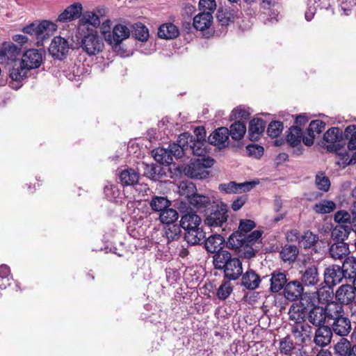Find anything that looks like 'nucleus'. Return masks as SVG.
<instances>
[{
	"instance_id": "23",
	"label": "nucleus",
	"mask_w": 356,
	"mask_h": 356,
	"mask_svg": "<svg viewBox=\"0 0 356 356\" xmlns=\"http://www.w3.org/2000/svg\"><path fill=\"white\" fill-rule=\"evenodd\" d=\"M289 319L297 325L305 323L307 312L303 306L293 304L289 309Z\"/></svg>"
},
{
	"instance_id": "22",
	"label": "nucleus",
	"mask_w": 356,
	"mask_h": 356,
	"mask_svg": "<svg viewBox=\"0 0 356 356\" xmlns=\"http://www.w3.org/2000/svg\"><path fill=\"white\" fill-rule=\"evenodd\" d=\"M330 254L335 260H342L348 257L350 250L346 243L339 241L333 243L330 248Z\"/></svg>"
},
{
	"instance_id": "2",
	"label": "nucleus",
	"mask_w": 356,
	"mask_h": 356,
	"mask_svg": "<svg viewBox=\"0 0 356 356\" xmlns=\"http://www.w3.org/2000/svg\"><path fill=\"white\" fill-rule=\"evenodd\" d=\"M341 137V131L337 127L329 129L324 134V140L330 143L327 145V148L330 152H334L338 156L341 157L343 165H348L356 163V152L350 155L343 147L340 145V138Z\"/></svg>"
},
{
	"instance_id": "38",
	"label": "nucleus",
	"mask_w": 356,
	"mask_h": 356,
	"mask_svg": "<svg viewBox=\"0 0 356 356\" xmlns=\"http://www.w3.org/2000/svg\"><path fill=\"white\" fill-rule=\"evenodd\" d=\"M153 157L157 162L170 165L172 162V158L168 149L159 147L152 151Z\"/></svg>"
},
{
	"instance_id": "3",
	"label": "nucleus",
	"mask_w": 356,
	"mask_h": 356,
	"mask_svg": "<svg viewBox=\"0 0 356 356\" xmlns=\"http://www.w3.org/2000/svg\"><path fill=\"white\" fill-rule=\"evenodd\" d=\"M79 34L81 36V47L88 55H96L103 50L104 43L97 30H88Z\"/></svg>"
},
{
	"instance_id": "64",
	"label": "nucleus",
	"mask_w": 356,
	"mask_h": 356,
	"mask_svg": "<svg viewBox=\"0 0 356 356\" xmlns=\"http://www.w3.org/2000/svg\"><path fill=\"white\" fill-rule=\"evenodd\" d=\"M246 149L249 156L256 159L260 158L264 153V148L258 145H249L246 147Z\"/></svg>"
},
{
	"instance_id": "45",
	"label": "nucleus",
	"mask_w": 356,
	"mask_h": 356,
	"mask_svg": "<svg viewBox=\"0 0 356 356\" xmlns=\"http://www.w3.org/2000/svg\"><path fill=\"white\" fill-rule=\"evenodd\" d=\"M228 248L239 250L244 246V235L239 234V232L233 233L228 238L227 242Z\"/></svg>"
},
{
	"instance_id": "62",
	"label": "nucleus",
	"mask_w": 356,
	"mask_h": 356,
	"mask_svg": "<svg viewBox=\"0 0 356 356\" xmlns=\"http://www.w3.org/2000/svg\"><path fill=\"white\" fill-rule=\"evenodd\" d=\"M250 113L248 108L238 106L232 111V115L235 119H247Z\"/></svg>"
},
{
	"instance_id": "31",
	"label": "nucleus",
	"mask_w": 356,
	"mask_h": 356,
	"mask_svg": "<svg viewBox=\"0 0 356 356\" xmlns=\"http://www.w3.org/2000/svg\"><path fill=\"white\" fill-rule=\"evenodd\" d=\"M224 241L223 237L220 235H212L205 241V248L211 253L219 252L222 249Z\"/></svg>"
},
{
	"instance_id": "37",
	"label": "nucleus",
	"mask_w": 356,
	"mask_h": 356,
	"mask_svg": "<svg viewBox=\"0 0 356 356\" xmlns=\"http://www.w3.org/2000/svg\"><path fill=\"white\" fill-rule=\"evenodd\" d=\"M189 204L197 209H204L210 205L211 199L208 196L194 193L188 199Z\"/></svg>"
},
{
	"instance_id": "6",
	"label": "nucleus",
	"mask_w": 356,
	"mask_h": 356,
	"mask_svg": "<svg viewBox=\"0 0 356 356\" xmlns=\"http://www.w3.org/2000/svg\"><path fill=\"white\" fill-rule=\"evenodd\" d=\"M227 218L226 207L222 204L217 206L214 211L206 216L204 223L210 227H221L227 222Z\"/></svg>"
},
{
	"instance_id": "8",
	"label": "nucleus",
	"mask_w": 356,
	"mask_h": 356,
	"mask_svg": "<svg viewBox=\"0 0 356 356\" xmlns=\"http://www.w3.org/2000/svg\"><path fill=\"white\" fill-rule=\"evenodd\" d=\"M70 44L67 39L56 36L51 40L49 47V54L55 58L63 59L68 53Z\"/></svg>"
},
{
	"instance_id": "61",
	"label": "nucleus",
	"mask_w": 356,
	"mask_h": 356,
	"mask_svg": "<svg viewBox=\"0 0 356 356\" xmlns=\"http://www.w3.org/2000/svg\"><path fill=\"white\" fill-rule=\"evenodd\" d=\"M325 124L321 120H313L309 124L307 132L312 133L314 134H320L325 129Z\"/></svg>"
},
{
	"instance_id": "57",
	"label": "nucleus",
	"mask_w": 356,
	"mask_h": 356,
	"mask_svg": "<svg viewBox=\"0 0 356 356\" xmlns=\"http://www.w3.org/2000/svg\"><path fill=\"white\" fill-rule=\"evenodd\" d=\"M282 129V123L278 121H275L269 124L267 133L271 138H276L281 134Z\"/></svg>"
},
{
	"instance_id": "16",
	"label": "nucleus",
	"mask_w": 356,
	"mask_h": 356,
	"mask_svg": "<svg viewBox=\"0 0 356 356\" xmlns=\"http://www.w3.org/2000/svg\"><path fill=\"white\" fill-rule=\"evenodd\" d=\"M291 233L294 234L299 245L305 249L313 247L318 241V236L309 230L305 231L301 234H298L296 231Z\"/></svg>"
},
{
	"instance_id": "13",
	"label": "nucleus",
	"mask_w": 356,
	"mask_h": 356,
	"mask_svg": "<svg viewBox=\"0 0 356 356\" xmlns=\"http://www.w3.org/2000/svg\"><path fill=\"white\" fill-rule=\"evenodd\" d=\"M332 331L326 325L319 327L315 332L314 342L316 346L323 348L329 345L332 341Z\"/></svg>"
},
{
	"instance_id": "51",
	"label": "nucleus",
	"mask_w": 356,
	"mask_h": 356,
	"mask_svg": "<svg viewBox=\"0 0 356 356\" xmlns=\"http://www.w3.org/2000/svg\"><path fill=\"white\" fill-rule=\"evenodd\" d=\"M193 142L190 145V152L193 153L194 155L198 156H204L206 153V142L205 141H199L195 139L193 136Z\"/></svg>"
},
{
	"instance_id": "47",
	"label": "nucleus",
	"mask_w": 356,
	"mask_h": 356,
	"mask_svg": "<svg viewBox=\"0 0 356 356\" xmlns=\"http://www.w3.org/2000/svg\"><path fill=\"white\" fill-rule=\"evenodd\" d=\"M344 136L348 140L349 151L356 149V125L348 126L344 131Z\"/></svg>"
},
{
	"instance_id": "29",
	"label": "nucleus",
	"mask_w": 356,
	"mask_h": 356,
	"mask_svg": "<svg viewBox=\"0 0 356 356\" xmlns=\"http://www.w3.org/2000/svg\"><path fill=\"white\" fill-rule=\"evenodd\" d=\"M212 15L210 12H202L193 19V26L197 30L203 31L211 25Z\"/></svg>"
},
{
	"instance_id": "1",
	"label": "nucleus",
	"mask_w": 356,
	"mask_h": 356,
	"mask_svg": "<svg viewBox=\"0 0 356 356\" xmlns=\"http://www.w3.org/2000/svg\"><path fill=\"white\" fill-rule=\"evenodd\" d=\"M42 62V52L31 49L26 51L19 62H15L10 70V77L16 81H20L26 77L30 70L38 68Z\"/></svg>"
},
{
	"instance_id": "52",
	"label": "nucleus",
	"mask_w": 356,
	"mask_h": 356,
	"mask_svg": "<svg viewBox=\"0 0 356 356\" xmlns=\"http://www.w3.org/2000/svg\"><path fill=\"white\" fill-rule=\"evenodd\" d=\"M134 34L137 40L142 42L147 41L149 38V31L147 28L141 23H138L134 25Z\"/></svg>"
},
{
	"instance_id": "32",
	"label": "nucleus",
	"mask_w": 356,
	"mask_h": 356,
	"mask_svg": "<svg viewBox=\"0 0 356 356\" xmlns=\"http://www.w3.org/2000/svg\"><path fill=\"white\" fill-rule=\"evenodd\" d=\"M265 122L261 119L256 118L250 122L249 135L252 140H257L264 132Z\"/></svg>"
},
{
	"instance_id": "54",
	"label": "nucleus",
	"mask_w": 356,
	"mask_h": 356,
	"mask_svg": "<svg viewBox=\"0 0 356 356\" xmlns=\"http://www.w3.org/2000/svg\"><path fill=\"white\" fill-rule=\"evenodd\" d=\"M293 349V342L289 337H286L280 341L279 350L282 354L290 355Z\"/></svg>"
},
{
	"instance_id": "43",
	"label": "nucleus",
	"mask_w": 356,
	"mask_h": 356,
	"mask_svg": "<svg viewBox=\"0 0 356 356\" xmlns=\"http://www.w3.org/2000/svg\"><path fill=\"white\" fill-rule=\"evenodd\" d=\"M302 138L301 129L298 127H291L288 131L286 140L291 146L295 147L300 143Z\"/></svg>"
},
{
	"instance_id": "42",
	"label": "nucleus",
	"mask_w": 356,
	"mask_h": 356,
	"mask_svg": "<svg viewBox=\"0 0 356 356\" xmlns=\"http://www.w3.org/2000/svg\"><path fill=\"white\" fill-rule=\"evenodd\" d=\"M350 227L349 225H338L332 231V237L337 242L346 239L350 233Z\"/></svg>"
},
{
	"instance_id": "34",
	"label": "nucleus",
	"mask_w": 356,
	"mask_h": 356,
	"mask_svg": "<svg viewBox=\"0 0 356 356\" xmlns=\"http://www.w3.org/2000/svg\"><path fill=\"white\" fill-rule=\"evenodd\" d=\"M345 275V279H353L356 275V258L348 257L341 267Z\"/></svg>"
},
{
	"instance_id": "36",
	"label": "nucleus",
	"mask_w": 356,
	"mask_h": 356,
	"mask_svg": "<svg viewBox=\"0 0 356 356\" xmlns=\"http://www.w3.org/2000/svg\"><path fill=\"white\" fill-rule=\"evenodd\" d=\"M232 259L229 252L221 250L217 252L213 256V265L217 269H224Z\"/></svg>"
},
{
	"instance_id": "12",
	"label": "nucleus",
	"mask_w": 356,
	"mask_h": 356,
	"mask_svg": "<svg viewBox=\"0 0 356 356\" xmlns=\"http://www.w3.org/2000/svg\"><path fill=\"white\" fill-rule=\"evenodd\" d=\"M83 10L80 3H75L67 6L58 17L57 22L65 23L80 17Z\"/></svg>"
},
{
	"instance_id": "58",
	"label": "nucleus",
	"mask_w": 356,
	"mask_h": 356,
	"mask_svg": "<svg viewBox=\"0 0 356 356\" xmlns=\"http://www.w3.org/2000/svg\"><path fill=\"white\" fill-rule=\"evenodd\" d=\"M232 292V286L230 282H225L219 287L217 296L219 299L225 300Z\"/></svg>"
},
{
	"instance_id": "63",
	"label": "nucleus",
	"mask_w": 356,
	"mask_h": 356,
	"mask_svg": "<svg viewBox=\"0 0 356 356\" xmlns=\"http://www.w3.org/2000/svg\"><path fill=\"white\" fill-rule=\"evenodd\" d=\"M262 235V232L255 230L250 234L248 236H244V244L248 246H252L258 240L260 239Z\"/></svg>"
},
{
	"instance_id": "33",
	"label": "nucleus",
	"mask_w": 356,
	"mask_h": 356,
	"mask_svg": "<svg viewBox=\"0 0 356 356\" xmlns=\"http://www.w3.org/2000/svg\"><path fill=\"white\" fill-rule=\"evenodd\" d=\"M139 174L134 169H126L120 174V179L124 186H132L138 183Z\"/></svg>"
},
{
	"instance_id": "9",
	"label": "nucleus",
	"mask_w": 356,
	"mask_h": 356,
	"mask_svg": "<svg viewBox=\"0 0 356 356\" xmlns=\"http://www.w3.org/2000/svg\"><path fill=\"white\" fill-rule=\"evenodd\" d=\"M345 275L340 266L332 265L325 270L324 282L329 288L339 284Z\"/></svg>"
},
{
	"instance_id": "60",
	"label": "nucleus",
	"mask_w": 356,
	"mask_h": 356,
	"mask_svg": "<svg viewBox=\"0 0 356 356\" xmlns=\"http://www.w3.org/2000/svg\"><path fill=\"white\" fill-rule=\"evenodd\" d=\"M334 221L339 224L350 222L352 220V215L350 213L345 210L338 211L334 214Z\"/></svg>"
},
{
	"instance_id": "15",
	"label": "nucleus",
	"mask_w": 356,
	"mask_h": 356,
	"mask_svg": "<svg viewBox=\"0 0 356 356\" xmlns=\"http://www.w3.org/2000/svg\"><path fill=\"white\" fill-rule=\"evenodd\" d=\"M302 292L303 286L297 280L289 282L285 285L284 289V296L290 301L298 299L302 296Z\"/></svg>"
},
{
	"instance_id": "50",
	"label": "nucleus",
	"mask_w": 356,
	"mask_h": 356,
	"mask_svg": "<svg viewBox=\"0 0 356 356\" xmlns=\"http://www.w3.org/2000/svg\"><path fill=\"white\" fill-rule=\"evenodd\" d=\"M317 298L318 302L321 304H327V302L332 301V298L333 296V291L332 288L328 286H322L319 288L316 291Z\"/></svg>"
},
{
	"instance_id": "44",
	"label": "nucleus",
	"mask_w": 356,
	"mask_h": 356,
	"mask_svg": "<svg viewBox=\"0 0 356 356\" xmlns=\"http://www.w3.org/2000/svg\"><path fill=\"white\" fill-rule=\"evenodd\" d=\"M170 202L165 197L154 196L149 202L152 209L154 211L161 212L170 206Z\"/></svg>"
},
{
	"instance_id": "39",
	"label": "nucleus",
	"mask_w": 356,
	"mask_h": 356,
	"mask_svg": "<svg viewBox=\"0 0 356 356\" xmlns=\"http://www.w3.org/2000/svg\"><path fill=\"white\" fill-rule=\"evenodd\" d=\"M246 132V127L243 122L238 121L230 126L229 136L235 140L242 139Z\"/></svg>"
},
{
	"instance_id": "26",
	"label": "nucleus",
	"mask_w": 356,
	"mask_h": 356,
	"mask_svg": "<svg viewBox=\"0 0 356 356\" xmlns=\"http://www.w3.org/2000/svg\"><path fill=\"white\" fill-rule=\"evenodd\" d=\"M286 275L284 273L275 271L271 274L270 279V290L273 293L281 291L286 284Z\"/></svg>"
},
{
	"instance_id": "28",
	"label": "nucleus",
	"mask_w": 356,
	"mask_h": 356,
	"mask_svg": "<svg viewBox=\"0 0 356 356\" xmlns=\"http://www.w3.org/2000/svg\"><path fill=\"white\" fill-rule=\"evenodd\" d=\"M309 321L316 327L324 325V323L327 320L325 311L322 307H315L309 313Z\"/></svg>"
},
{
	"instance_id": "48",
	"label": "nucleus",
	"mask_w": 356,
	"mask_h": 356,
	"mask_svg": "<svg viewBox=\"0 0 356 356\" xmlns=\"http://www.w3.org/2000/svg\"><path fill=\"white\" fill-rule=\"evenodd\" d=\"M164 233L168 242L177 241L181 236V228L177 225H166L164 228Z\"/></svg>"
},
{
	"instance_id": "53",
	"label": "nucleus",
	"mask_w": 356,
	"mask_h": 356,
	"mask_svg": "<svg viewBox=\"0 0 356 356\" xmlns=\"http://www.w3.org/2000/svg\"><path fill=\"white\" fill-rule=\"evenodd\" d=\"M195 187L192 182L190 181H181L178 186V193L180 195L184 196L188 200L192 195Z\"/></svg>"
},
{
	"instance_id": "5",
	"label": "nucleus",
	"mask_w": 356,
	"mask_h": 356,
	"mask_svg": "<svg viewBox=\"0 0 356 356\" xmlns=\"http://www.w3.org/2000/svg\"><path fill=\"white\" fill-rule=\"evenodd\" d=\"M100 15H105V10L102 8V14L99 10L85 12L79 19V33L86 32L88 30H96L95 28L101 24Z\"/></svg>"
},
{
	"instance_id": "30",
	"label": "nucleus",
	"mask_w": 356,
	"mask_h": 356,
	"mask_svg": "<svg viewBox=\"0 0 356 356\" xmlns=\"http://www.w3.org/2000/svg\"><path fill=\"white\" fill-rule=\"evenodd\" d=\"M179 35L177 27L172 23L162 24L158 30V36L160 38L170 40Z\"/></svg>"
},
{
	"instance_id": "14",
	"label": "nucleus",
	"mask_w": 356,
	"mask_h": 356,
	"mask_svg": "<svg viewBox=\"0 0 356 356\" xmlns=\"http://www.w3.org/2000/svg\"><path fill=\"white\" fill-rule=\"evenodd\" d=\"M352 329L349 318L345 316L333 320L332 331L336 334L344 337L347 336Z\"/></svg>"
},
{
	"instance_id": "27",
	"label": "nucleus",
	"mask_w": 356,
	"mask_h": 356,
	"mask_svg": "<svg viewBox=\"0 0 356 356\" xmlns=\"http://www.w3.org/2000/svg\"><path fill=\"white\" fill-rule=\"evenodd\" d=\"M260 282L259 276L252 270H247L242 276V284L250 290L257 289Z\"/></svg>"
},
{
	"instance_id": "7",
	"label": "nucleus",
	"mask_w": 356,
	"mask_h": 356,
	"mask_svg": "<svg viewBox=\"0 0 356 356\" xmlns=\"http://www.w3.org/2000/svg\"><path fill=\"white\" fill-rule=\"evenodd\" d=\"M130 30L124 24H118L113 28L112 33L107 35V42L113 48H117L122 41L129 38Z\"/></svg>"
},
{
	"instance_id": "18",
	"label": "nucleus",
	"mask_w": 356,
	"mask_h": 356,
	"mask_svg": "<svg viewBox=\"0 0 356 356\" xmlns=\"http://www.w3.org/2000/svg\"><path fill=\"white\" fill-rule=\"evenodd\" d=\"M323 310L327 322L344 316L343 306L337 300L327 302Z\"/></svg>"
},
{
	"instance_id": "20",
	"label": "nucleus",
	"mask_w": 356,
	"mask_h": 356,
	"mask_svg": "<svg viewBox=\"0 0 356 356\" xmlns=\"http://www.w3.org/2000/svg\"><path fill=\"white\" fill-rule=\"evenodd\" d=\"M291 333L295 339L301 343H304L310 339L312 333V327L307 323L293 325Z\"/></svg>"
},
{
	"instance_id": "19",
	"label": "nucleus",
	"mask_w": 356,
	"mask_h": 356,
	"mask_svg": "<svg viewBox=\"0 0 356 356\" xmlns=\"http://www.w3.org/2000/svg\"><path fill=\"white\" fill-rule=\"evenodd\" d=\"M301 284L305 286H314L319 282V275L316 266H311L300 271Z\"/></svg>"
},
{
	"instance_id": "17",
	"label": "nucleus",
	"mask_w": 356,
	"mask_h": 356,
	"mask_svg": "<svg viewBox=\"0 0 356 356\" xmlns=\"http://www.w3.org/2000/svg\"><path fill=\"white\" fill-rule=\"evenodd\" d=\"M56 29L57 25L54 22L43 20L37 25L36 38L40 40L47 39Z\"/></svg>"
},
{
	"instance_id": "41",
	"label": "nucleus",
	"mask_w": 356,
	"mask_h": 356,
	"mask_svg": "<svg viewBox=\"0 0 356 356\" xmlns=\"http://www.w3.org/2000/svg\"><path fill=\"white\" fill-rule=\"evenodd\" d=\"M353 346L349 340L341 338L334 346V354L336 356H348Z\"/></svg>"
},
{
	"instance_id": "11",
	"label": "nucleus",
	"mask_w": 356,
	"mask_h": 356,
	"mask_svg": "<svg viewBox=\"0 0 356 356\" xmlns=\"http://www.w3.org/2000/svg\"><path fill=\"white\" fill-rule=\"evenodd\" d=\"M229 129L226 127H220L216 129L208 138L210 144L218 147H225L228 145Z\"/></svg>"
},
{
	"instance_id": "56",
	"label": "nucleus",
	"mask_w": 356,
	"mask_h": 356,
	"mask_svg": "<svg viewBox=\"0 0 356 356\" xmlns=\"http://www.w3.org/2000/svg\"><path fill=\"white\" fill-rule=\"evenodd\" d=\"M193 136L188 133H184L179 135L177 144H179L181 147H183L186 153H188L190 152V145L191 144V142L193 141Z\"/></svg>"
},
{
	"instance_id": "55",
	"label": "nucleus",
	"mask_w": 356,
	"mask_h": 356,
	"mask_svg": "<svg viewBox=\"0 0 356 356\" xmlns=\"http://www.w3.org/2000/svg\"><path fill=\"white\" fill-rule=\"evenodd\" d=\"M315 183L319 190L325 192H327L330 186L329 178L323 173H318L316 175Z\"/></svg>"
},
{
	"instance_id": "35",
	"label": "nucleus",
	"mask_w": 356,
	"mask_h": 356,
	"mask_svg": "<svg viewBox=\"0 0 356 356\" xmlns=\"http://www.w3.org/2000/svg\"><path fill=\"white\" fill-rule=\"evenodd\" d=\"M184 238L186 241L191 245H197L204 238L203 231L200 228H193L188 230H185Z\"/></svg>"
},
{
	"instance_id": "40",
	"label": "nucleus",
	"mask_w": 356,
	"mask_h": 356,
	"mask_svg": "<svg viewBox=\"0 0 356 356\" xmlns=\"http://www.w3.org/2000/svg\"><path fill=\"white\" fill-rule=\"evenodd\" d=\"M177 211L172 208L167 207L160 213L159 219L161 222L166 225H175L174 222L178 219Z\"/></svg>"
},
{
	"instance_id": "49",
	"label": "nucleus",
	"mask_w": 356,
	"mask_h": 356,
	"mask_svg": "<svg viewBox=\"0 0 356 356\" xmlns=\"http://www.w3.org/2000/svg\"><path fill=\"white\" fill-rule=\"evenodd\" d=\"M336 204L331 200H322L316 203L314 207V210L318 213H329L334 210Z\"/></svg>"
},
{
	"instance_id": "46",
	"label": "nucleus",
	"mask_w": 356,
	"mask_h": 356,
	"mask_svg": "<svg viewBox=\"0 0 356 356\" xmlns=\"http://www.w3.org/2000/svg\"><path fill=\"white\" fill-rule=\"evenodd\" d=\"M298 254V250L295 245H285L280 252V257L284 261H293Z\"/></svg>"
},
{
	"instance_id": "24",
	"label": "nucleus",
	"mask_w": 356,
	"mask_h": 356,
	"mask_svg": "<svg viewBox=\"0 0 356 356\" xmlns=\"http://www.w3.org/2000/svg\"><path fill=\"white\" fill-rule=\"evenodd\" d=\"M201 218L196 213L191 212L184 214L180 220V225L184 230L199 227Z\"/></svg>"
},
{
	"instance_id": "59",
	"label": "nucleus",
	"mask_w": 356,
	"mask_h": 356,
	"mask_svg": "<svg viewBox=\"0 0 356 356\" xmlns=\"http://www.w3.org/2000/svg\"><path fill=\"white\" fill-rule=\"evenodd\" d=\"M256 227L255 222L249 219L241 220L238 226L239 234L244 235L245 234L250 232L252 229Z\"/></svg>"
},
{
	"instance_id": "21",
	"label": "nucleus",
	"mask_w": 356,
	"mask_h": 356,
	"mask_svg": "<svg viewBox=\"0 0 356 356\" xmlns=\"http://www.w3.org/2000/svg\"><path fill=\"white\" fill-rule=\"evenodd\" d=\"M224 273L225 276L229 280H234L238 278L243 273L241 261L238 258L234 257L224 268Z\"/></svg>"
},
{
	"instance_id": "10",
	"label": "nucleus",
	"mask_w": 356,
	"mask_h": 356,
	"mask_svg": "<svg viewBox=\"0 0 356 356\" xmlns=\"http://www.w3.org/2000/svg\"><path fill=\"white\" fill-rule=\"evenodd\" d=\"M356 291L350 284L341 285L335 291V299L342 305L352 303L355 298Z\"/></svg>"
},
{
	"instance_id": "25",
	"label": "nucleus",
	"mask_w": 356,
	"mask_h": 356,
	"mask_svg": "<svg viewBox=\"0 0 356 356\" xmlns=\"http://www.w3.org/2000/svg\"><path fill=\"white\" fill-rule=\"evenodd\" d=\"M20 52L21 49L11 42L4 43L1 50V54L6 57L8 60L13 63V66L15 65V62L20 61V60L17 59V57L20 55Z\"/></svg>"
},
{
	"instance_id": "4",
	"label": "nucleus",
	"mask_w": 356,
	"mask_h": 356,
	"mask_svg": "<svg viewBox=\"0 0 356 356\" xmlns=\"http://www.w3.org/2000/svg\"><path fill=\"white\" fill-rule=\"evenodd\" d=\"M214 164V160L209 157H201L192 161L184 168V172L191 178L204 179L209 175L207 168Z\"/></svg>"
}]
</instances>
